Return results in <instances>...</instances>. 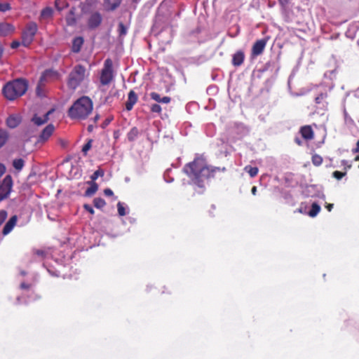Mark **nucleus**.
Here are the masks:
<instances>
[{"label": "nucleus", "instance_id": "nucleus-42", "mask_svg": "<svg viewBox=\"0 0 359 359\" xmlns=\"http://www.w3.org/2000/svg\"><path fill=\"white\" fill-rule=\"evenodd\" d=\"M83 208L86 211H88L89 213H90L91 215H93L95 213V211H94L93 208H92V206L88 204H84Z\"/></svg>", "mask_w": 359, "mask_h": 359}, {"label": "nucleus", "instance_id": "nucleus-52", "mask_svg": "<svg viewBox=\"0 0 359 359\" xmlns=\"http://www.w3.org/2000/svg\"><path fill=\"white\" fill-rule=\"evenodd\" d=\"M257 187L254 186L252 189H251V192H252V195H256L257 194Z\"/></svg>", "mask_w": 359, "mask_h": 359}, {"label": "nucleus", "instance_id": "nucleus-49", "mask_svg": "<svg viewBox=\"0 0 359 359\" xmlns=\"http://www.w3.org/2000/svg\"><path fill=\"white\" fill-rule=\"evenodd\" d=\"M325 208H327V210L330 212L332 208H333V204L332 203H328L326 205Z\"/></svg>", "mask_w": 359, "mask_h": 359}, {"label": "nucleus", "instance_id": "nucleus-28", "mask_svg": "<svg viewBox=\"0 0 359 359\" xmlns=\"http://www.w3.org/2000/svg\"><path fill=\"white\" fill-rule=\"evenodd\" d=\"M53 11L50 7H46L41 11V17L43 18H50L53 15Z\"/></svg>", "mask_w": 359, "mask_h": 359}, {"label": "nucleus", "instance_id": "nucleus-25", "mask_svg": "<svg viewBox=\"0 0 359 359\" xmlns=\"http://www.w3.org/2000/svg\"><path fill=\"white\" fill-rule=\"evenodd\" d=\"M24 165L25 161L22 158H15L13 161V166L18 171H20L23 168Z\"/></svg>", "mask_w": 359, "mask_h": 359}, {"label": "nucleus", "instance_id": "nucleus-27", "mask_svg": "<svg viewBox=\"0 0 359 359\" xmlns=\"http://www.w3.org/2000/svg\"><path fill=\"white\" fill-rule=\"evenodd\" d=\"M244 170L249 174L251 177H255L257 175L259 169L257 167H252L250 165H247L245 167Z\"/></svg>", "mask_w": 359, "mask_h": 359}, {"label": "nucleus", "instance_id": "nucleus-9", "mask_svg": "<svg viewBox=\"0 0 359 359\" xmlns=\"http://www.w3.org/2000/svg\"><path fill=\"white\" fill-rule=\"evenodd\" d=\"M102 21V17L98 12L93 13L90 15L88 20V26L90 29H93L99 27Z\"/></svg>", "mask_w": 359, "mask_h": 359}, {"label": "nucleus", "instance_id": "nucleus-45", "mask_svg": "<svg viewBox=\"0 0 359 359\" xmlns=\"http://www.w3.org/2000/svg\"><path fill=\"white\" fill-rule=\"evenodd\" d=\"M30 287H31L30 284H27L25 283H22L20 284V288L22 290H29L30 288Z\"/></svg>", "mask_w": 359, "mask_h": 359}, {"label": "nucleus", "instance_id": "nucleus-43", "mask_svg": "<svg viewBox=\"0 0 359 359\" xmlns=\"http://www.w3.org/2000/svg\"><path fill=\"white\" fill-rule=\"evenodd\" d=\"M104 194L106 196H111L114 195L112 190L109 188H107L104 190Z\"/></svg>", "mask_w": 359, "mask_h": 359}, {"label": "nucleus", "instance_id": "nucleus-35", "mask_svg": "<svg viewBox=\"0 0 359 359\" xmlns=\"http://www.w3.org/2000/svg\"><path fill=\"white\" fill-rule=\"evenodd\" d=\"M346 175V172H340L338 170H336L332 173V176L338 180H341Z\"/></svg>", "mask_w": 359, "mask_h": 359}, {"label": "nucleus", "instance_id": "nucleus-29", "mask_svg": "<svg viewBox=\"0 0 359 359\" xmlns=\"http://www.w3.org/2000/svg\"><path fill=\"white\" fill-rule=\"evenodd\" d=\"M8 138V133L4 130H0V148L2 147L6 142Z\"/></svg>", "mask_w": 359, "mask_h": 359}, {"label": "nucleus", "instance_id": "nucleus-16", "mask_svg": "<svg viewBox=\"0 0 359 359\" xmlns=\"http://www.w3.org/2000/svg\"><path fill=\"white\" fill-rule=\"evenodd\" d=\"M14 32V27L9 23L2 22L0 23V36H7Z\"/></svg>", "mask_w": 359, "mask_h": 359}, {"label": "nucleus", "instance_id": "nucleus-51", "mask_svg": "<svg viewBox=\"0 0 359 359\" xmlns=\"http://www.w3.org/2000/svg\"><path fill=\"white\" fill-rule=\"evenodd\" d=\"M280 4L283 6H285L289 3L290 0H278Z\"/></svg>", "mask_w": 359, "mask_h": 359}, {"label": "nucleus", "instance_id": "nucleus-23", "mask_svg": "<svg viewBox=\"0 0 359 359\" xmlns=\"http://www.w3.org/2000/svg\"><path fill=\"white\" fill-rule=\"evenodd\" d=\"M320 211V206L318 203H312L311 209L309 212V215L311 217H314L319 213Z\"/></svg>", "mask_w": 359, "mask_h": 359}, {"label": "nucleus", "instance_id": "nucleus-8", "mask_svg": "<svg viewBox=\"0 0 359 359\" xmlns=\"http://www.w3.org/2000/svg\"><path fill=\"white\" fill-rule=\"evenodd\" d=\"M267 43L266 39H262L256 41L251 50V55L252 57H255L259 55H261L266 47Z\"/></svg>", "mask_w": 359, "mask_h": 359}, {"label": "nucleus", "instance_id": "nucleus-31", "mask_svg": "<svg viewBox=\"0 0 359 359\" xmlns=\"http://www.w3.org/2000/svg\"><path fill=\"white\" fill-rule=\"evenodd\" d=\"M93 204L95 208H102L106 205V202L103 198L97 197L94 198Z\"/></svg>", "mask_w": 359, "mask_h": 359}, {"label": "nucleus", "instance_id": "nucleus-44", "mask_svg": "<svg viewBox=\"0 0 359 359\" xmlns=\"http://www.w3.org/2000/svg\"><path fill=\"white\" fill-rule=\"evenodd\" d=\"M20 43L18 41H13L11 44V47L13 49L17 48L20 46Z\"/></svg>", "mask_w": 359, "mask_h": 359}, {"label": "nucleus", "instance_id": "nucleus-20", "mask_svg": "<svg viewBox=\"0 0 359 359\" xmlns=\"http://www.w3.org/2000/svg\"><path fill=\"white\" fill-rule=\"evenodd\" d=\"M121 3V0H104L106 8L109 11H114L118 8Z\"/></svg>", "mask_w": 359, "mask_h": 359}, {"label": "nucleus", "instance_id": "nucleus-50", "mask_svg": "<svg viewBox=\"0 0 359 359\" xmlns=\"http://www.w3.org/2000/svg\"><path fill=\"white\" fill-rule=\"evenodd\" d=\"M294 142L298 144L299 146H301L302 144V140L299 137H296L294 139Z\"/></svg>", "mask_w": 359, "mask_h": 359}, {"label": "nucleus", "instance_id": "nucleus-32", "mask_svg": "<svg viewBox=\"0 0 359 359\" xmlns=\"http://www.w3.org/2000/svg\"><path fill=\"white\" fill-rule=\"evenodd\" d=\"M104 175V171L102 169H98L93 172V174L90 176V179L92 182L96 180L100 176L102 177Z\"/></svg>", "mask_w": 359, "mask_h": 359}, {"label": "nucleus", "instance_id": "nucleus-37", "mask_svg": "<svg viewBox=\"0 0 359 359\" xmlns=\"http://www.w3.org/2000/svg\"><path fill=\"white\" fill-rule=\"evenodd\" d=\"M117 209H118V213L120 216H124L126 215V208L123 205V204L121 202H118L117 204Z\"/></svg>", "mask_w": 359, "mask_h": 359}, {"label": "nucleus", "instance_id": "nucleus-14", "mask_svg": "<svg viewBox=\"0 0 359 359\" xmlns=\"http://www.w3.org/2000/svg\"><path fill=\"white\" fill-rule=\"evenodd\" d=\"M21 122V117L18 114H12L6 120L8 127L11 128H16Z\"/></svg>", "mask_w": 359, "mask_h": 359}, {"label": "nucleus", "instance_id": "nucleus-40", "mask_svg": "<svg viewBox=\"0 0 359 359\" xmlns=\"http://www.w3.org/2000/svg\"><path fill=\"white\" fill-rule=\"evenodd\" d=\"M8 214L6 210H0V226L4 222L6 219L7 218Z\"/></svg>", "mask_w": 359, "mask_h": 359}, {"label": "nucleus", "instance_id": "nucleus-41", "mask_svg": "<svg viewBox=\"0 0 359 359\" xmlns=\"http://www.w3.org/2000/svg\"><path fill=\"white\" fill-rule=\"evenodd\" d=\"M34 254L41 257H45L46 256V252L43 250L39 249L34 250Z\"/></svg>", "mask_w": 359, "mask_h": 359}, {"label": "nucleus", "instance_id": "nucleus-53", "mask_svg": "<svg viewBox=\"0 0 359 359\" xmlns=\"http://www.w3.org/2000/svg\"><path fill=\"white\" fill-rule=\"evenodd\" d=\"M93 126L92 125H89V126H88V132H91V131H93Z\"/></svg>", "mask_w": 359, "mask_h": 359}, {"label": "nucleus", "instance_id": "nucleus-5", "mask_svg": "<svg viewBox=\"0 0 359 359\" xmlns=\"http://www.w3.org/2000/svg\"><path fill=\"white\" fill-rule=\"evenodd\" d=\"M114 79L113 61L110 58L104 60L102 69L100 82L102 86H108Z\"/></svg>", "mask_w": 359, "mask_h": 359}, {"label": "nucleus", "instance_id": "nucleus-13", "mask_svg": "<svg viewBox=\"0 0 359 359\" xmlns=\"http://www.w3.org/2000/svg\"><path fill=\"white\" fill-rule=\"evenodd\" d=\"M244 59V52L243 50H238L232 56V65L235 67H239L243 63Z\"/></svg>", "mask_w": 359, "mask_h": 359}, {"label": "nucleus", "instance_id": "nucleus-54", "mask_svg": "<svg viewBox=\"0 0 359 359\" xmlns=\"http://www.w3.org/2000/svg\"><path fill=\"white\" fill-rule=\"evenodd\" d=\"M99 118H100V116H99L98 114H97V115L94 117V120H95V121H97Z\"/></svg>", "mask_w": 359, "mask_h": 359}, {"label": "nucleus", "instance_id": "nucleus-38", "mask_svg": "<svg viewBox=\"0 0 359 359\" xmlns=\"http://www.w3.org/2000/svg\"><path fill=\"white\" fill-rule=\"evenodd\" d=\"M11 9V5L8 3L0 2V11L6 12Z\"/></svg>", "mask_w": 359, "mask_h": 359}, {"label": "nucleus", "instance_id": "nucleus-39", "mask_svg": "<svg viewBox=\"0 0 359 359\" xmlns=\"http://www.w3.org/2000/svg\"><path fill=\"white\" fill-rule=\"evenodd\" d=\"M327 93H320L315 99V102L316 104H320L322 100L325 99L327 97Z\"/></svg>", "mask_w": 359, "mask_h": 359}, {"label": "nucleus", "instance_id": "nucleus-3", "mask_svg": "<svg viewBox=\"0 0 359 359\" xmlns=\"http://www.w3.org/2000/svg\"><path fill=\"white\" fill-rule=\"evenodd\" d=\"M28 86L29 83L27 79L23 78L15 79L7 82L4 86L2 94L6 100L13 101L24 95L28 89Z\"/></svg>", "mask_w": 359, "mask_h": 359}, {"label": "nucleus", "instance_id": "nucleus-11", "mask_svg": "<svg viewBox=\"0 0 359 359\" xmlns=\"http://www.w3.org/2000/svg\"><path fill=\"white\" fill-rule=\"evenodd\" d=\"M138 97L135 92L131 90L128 95V100L126 102V109L130 111L133 108V106L137 102Z\"/></svg>", "mask_w": 359, "mask_h": 359}, {"label": "nucleus", "instance_id": "nucleus-34", "mask_svg": "<svg viewBox=\"0 0 359 359\" xmlns=\"http://www.w3.org/2000/svg\"><path fill=\"white\" fill-rule=\"evenodd\" d=\"M92 142H93L92 140H88L87 143H86L83 145V147L82 148V151L84 154V155H86L87 152L90 149V148L92 147Z\"/></svg>", "mask_w": 359, "mask_h": 359}, {"label": "nucleus", "instance_id": "nucleus-17", "mask_svg": "<svg viewBox=\"0 0 359 359\" xmlns=\"http://www.w3.org/2000/svg\"><path fill=\"white\" fill-rule=\"evenodd\" d=\"M83 43L84 40L83 37H75L72 41V51L74 53H79L81 51Z\"/></svg>", "mask_w": 359, "mask_h": 359}, {"label": "nucleus", "instance_id": "nucleus-26", "mask_svg": "<svg viewBox=\"0 0 359 359\" xmlns=\"http://www.w3.org/2000/svg\"><path fill=\"white\" fill-rule=\"evenodd\" d=\"M55 6L57 11H61L68 6L67 0H55Z\"/></svg>", "mask_w": 359, "mask_h": 359}, {"label": "nucleus", "instance_id": "nucleus-55", "mask_svg": "<svg viewBox=\"0 0 359 359\" xmlns=\"http://www.w3.org/2000/svg\"><path fill=\"white\" fill-rule=\"evenodd\" d=\"M295 212H300V213H302L303 211H302V208H298L297 210L294 211Z\"/></svg>", "mask_w": 359, "mask_h": 359}, {"label": "nucleus", "instance_id": "nucleus-6", "mask_svg": "<svg viewBox=\"0 0 359 359\" xmlns=\"http://www.w3.org/2000/svg\"><path fill=\"white\" fill-rule=\"evenodd\" d=\"M37 29L38 27L35 22H30L27 25L22 33V44L24 46L27 47L32 43Z\"/></svg>", "mask_w": 359, "mask_h": 359}, {"label": "nucleus", "instance_id": "nucleus-33", "mask_svg": "<svg viewBox=\"0 0 359 359\" xmlns=\"http://www.w3.org/2000/svg\"><path fill=\"white\" fill-rule=\"evenodd\" d=\"M150 111L153 113L160 114L161 113L162 109L158 104H153L150 107Z\"/></svg>", "mask_w": 359, "mask_h": 359}, {"label": "nucleus", "instance_id": "nucleus-15", "mask_svg": "<svg viewBox=\"0 0 359 359\" xmlns=\"http://www.w3.org/2000/svg\"><path fill=\"white\" fill-rule=\"evenodd\" d=\"M55 127L53 124L48 125L41 132L39 136L40 141H46L47 140L54 132Z\"/></svg>", "mask_w": 359, "mask_h": 359}, {"label": "nucleus", "instance_id": "nucleus-21", "mask_svg": "<svg viewBox=\"0 0 359 359\" xmlns=\"http://www.w3.org/2000/svg\"><path fill=\"white\" fill-rule=\"evenodd\" d=\"M66 22H67V25L69 26H73L76 24V20L74 16V8H72L69 11L68 15L66 16Z\"/></svg>", "mask_w": 359, "mask_h": 359}, {"label": "nucleus", "instance_id": "nucleus-12", "mask_svg": "<svg viewBox=\"0 0 359 359\" xmlns=\"http://www.w3.org/2000/svg\"><path fill=\"white\" fill-rule=\"evenodd\" d=\"M18 217L16 215H13L9 219V220L4 225L2 230V233L4 236L8 234L13 230L14 226L16 225Z\"/></svg>", "mask_w": 359, "mask_h": 359}, {"label": "nucleus", "instance_id": "nucleus-56", "mask_svg": "<svg viewBox=\"0 0 359 359\" xmlns=\"http://www.w3.org/2000/svg\"><path fill=\"white\" fill-rule=\"evenodd\" d=\"M111 121V119H107L105 121V125H107Z\"/></svg>", "mask_w": 359, "mask_h": 359}, {"label": "nucleus", "instance_id": "nucleus-7", "mask_svg": "<svg viewBox=\"0 0 359 359\" xmlns=\"http://www.w3.org/2000/svg\"><path fill=\"white\" fill-rule=\"evenodd\" d=\"M13 182L10 175H6L0 184V201L7 198L12 190Z\"/></svg>", "mask_w": 359, "mask_h": 359}, {"label": "nucleus", "instance_id": "nucleus-46", "mask_svg": "<svg viewBox=\"0 0 359 359\" xmlns=\"http://www.w3.org/2000/svg\"><path fill=\"white\" fill-rule=\"evenodd\" d=\"M6 171V168L5 166L0 163V177L3 175V174Z\"/></svg>", "mask_w": 359, "mask_h": 359}, {"label": "nucleus", "instance_id": "nucleus-48", "mask_svg": "<svg viewBox=\"0 0 359 359\" xmlns=\"http://www.w3.org/2000/svg\"><path fill=\"white\" fill-rule=\"evenodd\" d=\"M341 164L343 165L346 166L348 168H351V164H348V161H346V160L341 161Z\"/></svg>", "mask_w": 359, "mask_h": 359}, {"label": "nucleus", "instance_id": "nucleus-10", "mask_svg": "<svg viewBox=\"0 0 359 359\" xmlns=\"http://www.w3.org/2000/svg\"><path fill=\"white\" fill-rule=\"evenodd\" d=\"M299 133L302 137L306 141L314 138V132L311 126L306 125L301 127Z\"/></svg>", "mask_w": 359, "mask_h": 359}, {"label": "nucleus", "instance_id": "nucleus-47", "mask_svg": "<svg viewBox=\"0 0 359 359\" xmlns=\"http://www.w3.org/2000/svg\"><path fill=\"white\" fill-rule=\"evenodd\" d=\"M352 151L353 153H359V140L356 143L355 148L353 149Z\"/></svg>", "mask_w": 359, "mask_h": 359}, {"label": "nucleus", "instance_id": "nucleus-22", "mask_svg": "<svg viewBox=\"0 0 359 359\" xmlns=\"http://www.w3.org/2000/svg\"><path fill=\"white\" fill-rule=\"evenodd\" d=\"M89 183L90 184V187H88L86 190V191H85L86 196H93L94 194H95V192L98 189V185L97 184V183H95V182H89Z\"/></svg>", "mask_w": 359, "mask_h": 359}, {"label": "nucleus", "instance_id": "nucleus-36", "mask_svg": "<svg viewBox=\"0 0 359 359\" xmlns=\"http://www.w3.org/2000/svg\"><path fill=\"white\" fill-rule=\"evenodd\" d=\"M118 32L120 36L126 35L127 33V28L123 22L118 23Z\"/></svg>", "mask_w": 359, "mask_h": 359}, {"label": "nucleus", "instance_id": "nucleus-2", "mask_svg": "<svg viewBox=\"0 0 359 359\" xmlns=\"http://www.w3.org/2000/svg\"><path fill=\"white\" fill-rule=\"evenodd\" d=\"M93 103L88 96L76 100L68 109L67 114L72 119L84 120L92 113Z\"/></svg>", "mask_w": 359, "mask_h": 359}, {"label": "nucleus", "instance_id": "nucleus-24", "mask_svg": "<svg viewBox=\"0 0 359 359\" xmlns=\"http://www.w3.org/2000/svg\"><path fill=\"white\" fill-rule=\"evenodd\" d=\"M139 135V130L136 127H133L130 129V130L128 133V139L129 141H134Z\"/></svg>", "mask_w": 359, "mask_h": 359}, {"label": "nucleus", "instance_id": "nucleus-18", "mask_svg": "<svg viewBox=\"0 0 359 359\" xmlns=\"http://www.w3.org/2000/svg\"><path fill=\"white\" fill-rule=\"evenodd\" d=\"M54 111L53 109H50L44 116L43 117H39L36 115H34V116L32 118V121L34 123L36 126H41L46 123L49 118V115L51 114Z\"/></svg>", "mask_w": 359, "mask_h": 359}, {"label": "nucleus", "instance_id": "nucleus-4", "mask_svg": "<svg viewBox=\"0 0 359 359\" xmlns=\"http://www.w3.org/2000/svg\"><path fill=\"white\" fill-rule=\"evenodd\" d=\"M86 68L81 65H76L69 73L67 79V86L71 90H76L85 78Z\"/></svg>", "mask_w": 359, "mask_h": 359}, {"label": "nucleus", "instance_id": "nucleus-19", "mask_svg": "<svg viewBox=\"0 0 359 359\" xmlns=\"http://www.w3.org/2000/svg\"><path fill=\"white\" fill-rule=\"evenodd\" d=\"M151 98L158 102V103H164V104H168L171 101V98L168 96H165L163 97H161L160 95L156 92H151L150 93Z\"/></svg>", "mask_w": 359, "mask_h": 359}, {"label": "nucleus", "instance_id": "nucleus-30", "mask_svg": "<svg viewBox=\"0 0 359 359\" xmlns=\"http://www.w3.org/2000/svg\"><path fill=\"white\" fill-rule=\"evenodd\" d=\"M311 161H312V163L315 166H320L323 163V159L321 156H320L317 154H315L312 156Z\"/></svg>", "mask_w": 359, "mask_h": 359}, {"label": "nucleus", "instance_id": "nucleus-1", "mask_svg": "<svg viewBox=\"0 0 359 359\" xmlns=\"http://www.w3.org/2000/svg\"><path fill=\"white\" fill-rule=\"evenodd\" d=\"M225 168L208 166L205 160L201 157H196L183 168V172L190 178L192 183L198 188H205V181L215 177L217 172L224 171Z\"/></svg>", "mask_w": 359, "mask_h": 359}]
</instances>
